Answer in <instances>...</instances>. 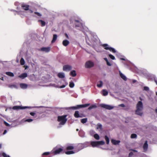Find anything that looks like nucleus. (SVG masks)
<instances>
[{"label":"nucleus","mask_w":157,"mask_h":157,"mask_svg":"<svg viewBox=\"0 0 157 157\" xmlns=\"http://www.w3.org/2000/svg\"><path fill=\"white\" fill-rule=\"evenodd\" d=\"M39 51H44L46 52H49L50 50V48L49 47H42L39 50Z\"/></svg>","instance_id":"7"},{"label":"nucleus","mask_w":157,"mask_h":157,"mask_svg":"<svg viewBox=\"0 0 157 157\" xmlns=\"http://www.w3.org/2000/svg\"><path fill=\"white\" fill-rule=\"evenodd\" d=\"M74 116L75 118H78L80 117V115L79 113V111H76L74 114Z\"/></svg>","instance_id":"20"},{"label":"nucleus","mask_w":157,"mask_h":157,"mask_svg":"<svg viewBox=\"0 0 157 157\" xmlns=\"http://www.w3.org/2000/svg\"><path fill=\"white\" fill-rule=\"evenodd\" d=\"M136 82V80H134L133 81V83H135V82Z\"/></svg>","instance_id":"57"},{"label":"nucleus","mask_w":157,"mask_h":157,"mask_svg":"<svg viewBox=\"0 0 157 157\" xmlns=\"http://www.w3.org/2000/svg\"><path fill=\"white\" fill-rule=\"evenodd\" d=\"M133 155V153L132 152H130L129 154V157H131Z\"/></svg>","instance_id":"46"},{"label":"nucleus","mask_w":157,"mask_h":157,"mask_svg":"<svg viewBox=\"0 0 157 157\" xmlns=\"http://www.w3.org/2000/svg\"><path fill=\"white\" fill-rule=\"evenodd\" d=\"M58 76L60 78H63L65 77L64 74L62 72L59 73L58 74Z\"/></svg>","instance_id":"18"},{"label":"nucleus","mask_w":157,"mask_h":157,"mask_svg":"<svg viewBox=\"0 0 157 157\" xmlns=\"http://www.w3.org/2000/svg\"><path fill=\"white\" fill-rule=\"evenodd\" d=\"M119 106L124 107L125 106V105L124 104H121L119 105Z\"/></svg>","instance_id":"49"},{"label":"nucleus","mask_w":157,"mask_h":157,"mask_svg":"<svg viewBox=\"0 0 157 157\" xmlns=\"http://www.w3.org/2000/svg\"><path fill=\"white\" fill-rule=\"evenodd\" d=\"M63 149L61 148H59L58 149H56L54 151L53 153L55 155L59 154L62 151Z\"/></svg>","instance_id":"13"},{"label":"nucleus","mask_w":157,"mask_h":157,"mask_svg":"<svg viewBox=\"0 0 157 157\" xmlns=\"http://www.w3.org/2000/svg\"><path fill=\"white\" fill-rule=\"evenodd\" d=\"M144 90H146V91H148L149 90V88L147 86H144Z\"/></svg>","instance_id":"45"},{"label":"nucleus","mask_w":157,"mask_h":157,"mask_svg":"<svg viewBox=\"0 0 157 157\" xmlns=\"http://www.w3.org/2000/svg\"><path fill=\"white\" fill-rule=\"evenodd\" d=\"M62 44L63 46H67L69 44V42L67 40H64L63 41Z\"/></svg>","instance_id":"16"},{"label":"nucleus","mask_w":157,"mask_h":157,"mask_svg":"<svg viewBox=\"0 0 157 157\" xmlns=\"http://www.w3.org/2000/svg\"><path fill=\"white\" fill-rule=\"evenodd\" d=\"M136 113L138 115L141 116L143 115V113L141 112L143 109V105L141 101H139L136 105Z\"/></svg>","instance_id":"1"},{"label":"nucleus","mask_w":157,"mask_h":157,"mask_svg":"<svg viewBox=\"0 0 157 157\" xmlns=\"http://www.w3.org/2000/svg\"><path fill=\"white\" fill-rule=\"evenodd\" d=\"M104 59L105 60L106 62H107V61H108V59H107V58H104Z\"/></svg>","instance_id":"55"},{"label":"nucleus","mask_w":157,"mask_h":157,"mask_svg":"<svg viewBox=\"0 0 157 157\" xmlns=\"http://www.w3.org/2000/svg\"><path fill=\"white\" fill-rule=\"evenodd\" d=\"M108 92L105 90H102V95L104 96H106L108 94Z\"/></svg>","instance_id":"25"},{"label":"nucleus","mask_w":157,"mask_h":157,"mask_svg":"<svg viewBox=\"0 0 157 157\" xmlns=\"http://www.w3.org/2000/svg\"><path fill=\"white\" fill-rule=\"evenodd\" d=\"M65 36L67 38L69 39L67 33L65 34Z\"/></svg>","instance_id":"53"},{"label":"nucleus","mask_w":157,"mask_h":157,"mask_svg":"<svg viewBox=\"0 0 157 157\" xmlns=\"http://www.w3.org/2000/svg\"><path fill=\"white\" fill-rule=\"evenodd\" d=\"M20 64L21 65H23L25 64V60H24V59H23V58H22L20 60Z\"/></svg>","instance_id":"32"},{"label":"nucleus","mask_w":157,"mask_h":157,"mask_svg":"<svg viewBox=\"0 0 157 157\" xmlns=\"http://www.w3.org/2000/svg\"><path fill=\"white\" fill-rule=\"evenodd\" d=\"M105 139L106 141V144H109V137L107 136H105Z\"/></svg>","instance_id":"30"},{"label":"nucleus","mask_w":157,"mask_h":157,"mask_svg":"<svg viewBox=\"0 0 157 157\" xmlns=\"http://www.w3.org/2000/svg\"><path fill=\"white\" fill-rule=\"evenodd\" d=\"M33 121V120L32 119H27L25 121L28 122H31Z\"/></svg>","instance_id":"44"},{"label":"nucleus","mask_w":157,"mask_h":157,"mask_svg":"<svg viewBox=\"0 0 157 157\" xmlns=\"http://www.w3.org/2000/svg\"><path fill=\"white\" fill-rule=\"evenodd\" d=\"M27 107H22L21 106H15L13 107V109L14 110H19L20 109H24L26 108Z\"/></svg>","instance_id":"9"},{"label":"nucleus","mask_w":157,"mask_h":157,"mask_svg":"<svg viewBox=\"0 0 157 157\" xmlns=\"http://www.w3.org/2000/svg\"><path fill=\"white\" fill-rule=\"evenodd\" d=\"M20 86L22 89H26L27 87L28 86L26 84L21 83L20 84Z\"/></svg>","instance_id":"17"},{"label":"nucleus","mask_w":157,"mask_h":157,"mask_svg":"<svg viewBox=\"0 0 157 157\" xmlns=\"http://www.w3.org/2000/svg\"><path fill=\"white\" fill-rule=\"evenodd\" d=\"M57 38V35L56 34H54L53 35V38L52 41V43H54L55 42Z\"/></svg>","instance_id":"21"},{"label":"nucleus","mask_w":157,"mask_h":157,"mask_svg":"<svg viewBox=\"0 0 157 157\" xmlns=\"http://www.w3.org/2000/svg\"><path fill=\"white\" fill-rule=\"evenodd\" d=\"M30 114L31 116H34L35 115L36 113L34 112H31L30 113Z\"/></svg>","instance_id":"47"},{"label":"nucleus","mask_w":157,"mask_h":157,"mask_svg":"<svg viewBox=\"0 0 157 157\" xmlns=\"http://www.w3.org/2000/svg\"><path fill=\"white\" fill-rule=\"evenodd\" d=\"M4 123L7 126L9 127L10 126V124L5 121H4Z\"/></svg>","instance_id":"42"},{"label":"nucleus","mask_w":157,"mask_h":157,"mask_svg":"<svg viewBox=\"0 0 157 157\" xmlns=\"http://www.w3.org/2000/svg\"><path fill=\"white\" fill-rule=\"evenodd\" d=\"M28 75L27 73H22L20 75H19L18 76V77L22 79H24L25 78L27 77Z\"/></svg>","instance_id":"12"},{"label":"nucleus","mask_w":157,"mask_h":157,"mask_svg":"<svg viewBox=\"0 0 157 157\" xmlns=\"http://www.w3.org/2000/svg\"><path fill=\"white\" fill-rule=\"evenodd\" d=\"M49 154H50L49 152H45L43 154V155H49Z\"/></svg>","instance_id":"43"},{"label":"nucleus","mask_w":157,"mask_h":157,"mask_svg":"<svg viewBox=\"0 0 157 157\" xmlns=\"http://www.w3.org/2000/svg\"><path fill=\"white\" fill-rule=\"evenodd\" d=\"M156 95L157 96V92H156Z\"/></svg>","instance_id":"64"},{"label":"nucleus","mask_w":157,"mask_h":157,"mask_svg":"<svg viewBox=\"0 0 157 157\" xmlns=\"http://www.w3.org/2000/svg\"><path fill=\"white\" fill-rule=\"evenodd\" d=\"M87 121V118H83L81 119V122L83 124H84L86 123Z\"/></svg>","instance_id":"28"},{"label":"nucleus","mask_w":157,"mask_h":157,"mask_svg":"<svg viewBox=\"0 0 157 157\" xmlns=\"http://www.w3.org/2000/svg\"><path fill=\"white\" fill-rule=\"evenodd\" d=\"M67 116V115H65L58 117L57 121L59 122H60L59 124L64 125L65 124L67 120V119L66 118Z\"/></svg>","instance_id":"2"},{"label":"nucleus","mask_w":157,"mask_h":157,"mask_svg":"<svg viewBox=\"0 0 157 157\" xmlns=\"http://www.w3.org/2000/svg\"><path fill=\"white\" fill-rule=\"evenodd\" d=\"M133 151H134V152H137V151H136V150H133Z\"/></svg>","instance_id":"59"},{"label":"nucleus","mask_w":157,"mask_h":157,"mask_svg":"<svg viewBox=\"0 0 157 157\" xmlns=\"http://www.w3.org/2000/svg\"><path fill=\"white\" fill-rule=\"evenodd\" d=\"M6 75L10 77H13L14 76V74L10 72H6Z\"/></svg>","instance_id":"23"},{"label":"nucleus","mask_w":157,"mask_h":157,"mask_svg":"<svg viewBox=\"0 0 157 157\" xmlns=\"http://www.w3.org/2000/svg\"><path fill=\"white\" fill-rule=\"evenodd\" d=\"M122 59V60H125V59H124V58H122V59Z\"/></svg>","instance_id":"62"},{"label":"nucleus","mask_w":157,"mask_h":157,"mask_svg":"<svg viewBox=\"0 0 157 157\" xmlns=\"http://www.w3.org/2000/svg\"><path fill=\"white\" fill-rule=\"evenodd\" d=\"M90 104H86L81 105H77L75 106H72L69 107V109L73 110H76L80 108L86 107L90 105Z\"/></svg>","instance_id":"3"},{"label":"nucleus","mask_w":157,"mask_h":157,"mask_svg":"<svg viewBox=\"0 0 157 157\" xmlns=\"http://www.w3.org/2000/svg\"><path fill=\"white\" fill-rule=\"evenodd\" d=\"M69 86L70 87L73 88L75 84L73 82H69Z\"/></svg>","instance_id":"34"},{"label":"nucleus","mask_w":157,"mask_h":157,"mask_svg":"<svg viewBox=\"0 0 157 157\" xmlns=\"http://www.w3.org/2000/svg\"><path fill=\"white\" fill-rule=\"evenodd\" d=\"M105 142L103 141H91L90 144L93 147H97L99 145H103L105 144Z\"/></svg>","instance_id":"4"},{"label":"nucleus","mask_w":157,"mask_h":157,"mask_svg":"<svg viewBox=\"0 0 157 157\" xmlns=\"http://www.w3.org/2000/svg\"><path fill=\"white\" fill-rule=\"evenodd\" d=\"M112 143L114 145H116L118 144L120 142V140H111Z\"/></svg>","instance_id":"14"},{"label":"nucleus","mask_w":157,"mask_h":157,"mask_svg":"<svg viewBox=\"0 0 157 157\" xmlns=\"http://www.w3.org/2000/svg\"><path fill=\"white\" fill-rule=\"evenodd\" d=\"M102 46L106 50H108L109 49V46L107 44H104L102 45Z\"/></svg>","instance_id":"24"},{"label":"nucleus","mask_w":157,"mask_h":157,"mask_svg":"<svg viewBox=\"0 0 157 157\" xmlns=\"http://www.w3.org/2000/svg\"><path fill=\"white\" fill-rule=\"evenodd\" d=\"M75 21L78 23V24L75 25L76 27H80V26H82V24L79 22V21L76 20Z\"/></svg>","instance_id":"26"},{"label":"nucleus","mask_w":157,"mask_h":157,"mask_svg":"<svg viewBox=\"0 0 157 157\" xmlns=\"http://www.w3.org/2000/svg\"><path fill=\"white\" fill-rule=\"evenodd\" d=\"M155 82L156 84L157 85V80H155Z\"/></svg>","instance_id":"56"},{"label":"nucleus","mask_w":157,"mask_h":157,"mask_svg":"<svg viewBox=\"0 0 157 157\" xmlns=\"http://www.w3.org/2000/svg\"><path fill=\"white\" fill-rule=\"evenodd\" d=\"M148 145L147 144V141L146 140L145 141L143 146V148L144 150V152H145L147 151L148 148Z\"/></svg>","instance_id":"10"},{"label":"nucleus","mask_w":157,"mask_h":157,"mask_svg":"<svg viewBox=\"0 0 157 157\" xmlns=\"http://www.w3.org/2000/svg\"><path fill=\"white\" fill-rule=\"evenodd\" d=\"M71 69L72 67L68 65H65L63 67V70L64 71H69L71 70Z\"/></svg>","instance_id":"6"},{"label":"nucleus","mask_w":157,"mask_h":157,"mask_svg":"<svg viewBox=\"0 0 157 157\" xmlns=\"http://www.w3.org/2000/svg\"><path fill=\"white\" fill-rule=\"evenodd\" d=\"M97 107L95 105H92L90 106L88 108V110H90L92 109L96 108Z\"/></svg>","instance_id":"35"},{"label":"nucleus","mask_w":157,"mask_h":157,"mask_svg":"<svg viewBox=\"0 0 157 157\" xmlns=\"http://www.w3.org/2000/svg\"><path fill=\"white\" fill-rule=\"evenodd\" d=\"M109 56L111 59H112L113 60H114L115 59V57L111 54H109Z\"/></svg>","instance_id":"39"},{"label":"nucleus","mask_w":157,"mask_h":157,"mask_svg":"<svg viewBox=\"0 0 157 157\" xmlns=\"http://www.w3.org/2000/svg\"><path fill=\"white\" fill-rule=\"evenodd\" d=\"M34 13L37 15V16L38 17H40L42 16V15L39 13L37 12H35Z\"/></svg>","instance_id":"40"},{"label":"nucleus","mask_w":157,"mask_h":157,"mask_svg":"<svg viewBox=\"0 0 157 157\" xmlns=\"http://www.w3.org/2000/svg\"><path fill=\"white\" fill-rule=\"evenodd\" d=\"M101 106L102 107L109 110L113 108V106L104 104H101Z\"/></svg>","instance_id":"8"},{"label":"nucleus","mask_w":157,"mask_h":157,"mask_svg":"<svg viewBox=\"0 0 157 157\" xmlns=\"http://www.w3.org/2000/svg\"><path fill=\"white\" fill-rule=\"evenodd\" d=\"M76 130V131H78V129H77Z\"/></svg>","instance_id":"61"},{"label":"nucleus","mask_w":157,"mask_h":157,"mask_svg":"<svg viewBox=\"0 0 157 157\" xmlns=\"http://www.w3.org/2000/svg\"><path fill=\"white\" fill-rule=\"evenodd\" d=\"M38 22H40L41 25L42 27L46 25L45 22L41 20H39Z\"/></svg>","instance_id":"22"},{"label":"nucleus","mask_w":157,"mask_h":157,"mask_svg":"<svg viewBox=\"0 0 157 157\" xmlns=\"http://www.w3.org/2000/svg\"><path fill=\"white\" fill-rule=\"evenodd\" d=\"M94 66V63L90 60H89L86 61L85 64V67L86 68H91L93 67Z\"/></svg>","instance_id":"5"},{"label":"nucleus","mask_w":157,"mask_h":157,"mask_svg":"<svg viewBox=\"0 0 157 157\" xmlns=\"http://www.w3.org/2000/svg\"><path fill=\"white\" fill-rule=\"evenodd\" d=\"M66 149L67 150H71L74 149V147L72 146H69L67 147Z\"/></svg>","instance_id":"27"},{"label":"nucleus","mask_w":157,"mask_h":157,"mask_svg":"<svg viewBox=\"0 0 157 157\" xmlns=\"http://www.w3.org/2000/svg\"><path fill=\"white\" fill-rule=\"evenodd\" d=\"M16 86L15 85H12L9 86L10 87H16Z\"/></svg>","instance_id":"50"},{"label":"nucleus","mask_w":157,"mask_h":157,"mask_svg":"<svg viewBox=\"0 0 157 157\" xmlns=\"http://www.w3.org/2000/svg\"><path fill=\"white\" fill-rule=\"evenodd\" d=\"M137 137V135L136 134H132L131 136V138L132 139L135 138Z\"/></svg>","instance_id":"36"},{"label":"nucleus","mask_w":157,"mask_h":157,"mask_svg":"<svg viewBox=\"0 0 157 157\" xmlns=\"http://www.w3.org/2000/svg\"><path fill=\"white\" fill-rule=\"evenodd\" d=\"M108 50H109L110 51L114 53L116 52V51L115 49L114 48L111 47H109Z\"/></svg>","instance_id":"29"},{"label":"nucleus","mask_w":157,"mask_h":157,"mask_svg":"<svg viewBox=\"0 0 157 157\" xmlns=\"http://www.w3.org/2000/svg\"><path fill=\"white\" fill-rule=\"evenodd\" d=\"M2 155L4 157H10V156L8 155H7L5 153H3L2 154Z\"/></svg>","instance_id":"41"},{"label":"nucleus","mask_w":157,"mask_h":157,"mask_svg":"<svg viewBox=\"0 0 157 157\" xmlns=\"http://www.w3.org/2000/svg\"><path fill=\"white\" fill-rule=\"evenodd\" d=\"M6 132H7V130H5L4 131V132L3 133V134H4V135L5 134Z\"/></svg>","instance_id":"52"},{"label":"nucleus","mask_w":157,"mask_h":157,"mask_svg":"<svg viewBox=\"0 0 157 157\" xmlns=\"http://www.w3.org/2000/svg\"><path fill=\"white\" fill-rule=\"evenodd\" d=\"M106 63L109 66H111V64L108 61H107Z\"/></svg>","instance_id":"48"},{"label":"nucleus","mask_w":157,"mask_h":157,"mask_svg":"<svg viewBox=\"0 0 157 157\" xmlns=\"http://www.w3.org/2000/svg\"><path fill=\"white\" fill-rule=\"evenodd\" d=\"M2 147V145L0 144V148H1Z\"/></svg>","instance_id":"60"},{"label":"nucleus","mask_w":157,"mask_h":157,"mask_svg":"<svg viewBox=\"0 0 157 157\" xmlns=\"http://www.w3.org/2000/svg\"><path fill=\"white\" fill-rule=\"evenodd\" d=\"M29 10L31 13H32L33 12V11L32 10Z\"/></svg>","instance_id":"58"},{"label":"nucleus","mask_w":157,"mask_h":157,"mask_svg":"<svg viewBox=\"0 0 157 157\" xmlns=\"http://www.w3.org/2000/svg\"><path fill=\"white\" fill-rule=\"evenodd\" d=\"M94 137L97 140H98L100 138L99 136L97 134H94Z\"/></svg>","instance_id":"33"},{"label":"nucleus","mask_w":157,"mask_h":157,"mask_svg":"<svg viewBox=\"0 0 157 157\" xmlns=\"http://www.w3.org/2000/svg\"><path fill=\"white\" fill-rule=\"evenodd\" d=\"M21 7L23 10H29V6L23 4L21 5Z\"/></svg>","instance_id":"11"},{"label":"nucleus","mask_w":157,"mask_h":157,"mask_svg":"<svg viewBox=\"0 0 157 157\" xmlns=\"http://www.w3.org/2000/svg\"><path fill=\"white\" fill-rule=\"evenodd\" d=\"M119 74L120 77L122 79L125 81L127 80V79L126 76L120 71L119 72Z\"/></svg>","instance_id":"15"},{"label":"nucleus","mask_w":157,"mask_h":157,"mask_svg":"<svg viewBox=\"0 0 157 157\" xmlns=\"http://www.w3.org/2000/svg\"><path fill=\"white\" fill-rule=\"evenodd\" d=\"M140 100H142L141 98H140Z\"/></svg>","instance_id":"63"},{"label":"nucleus","mask_w":157,"mask_h":157,"mask_svg":"<svg viewBox=\"0 0 157 157\" xmlns=\"http://www.w3.org/2000/svg\"><path fill=\"white\" fill-rule=\"evenodd\" d=\"M65 87V85H63L62 86H61L60 87V88H64Z\"/></svg>","instance_id":"51"},{"label":"nucleus","mask_w":157,"mask_h":157,"mask_svg":"<svg viewBox=\"0 0 157 157\" xmlns=\"http://www.w3.org/2000/svg\"><path fill=\"white\" fill-rule=\"evenodd\" d=\"M99 84H97V86L98 87H101L103 85V82L101 81H99Z\"/></svg>","instance_id":"37"},{"label":"nucleus","mask_w":157,"mask_h":157,"mask_svg":"<svg viewBox=\"0 0 157 157\" xmlns=\"http://www.w3.org/2000/svg\"><path fill=\"white\" fill-rule=\"evenodd\" d=\"M70 75L73 77L77 75L76 71L75 70H73L72 71H71L70 72Z\"/></svg>","instance_id":"19"},{"label":"nucleus","mask_w":157,"mask_h":157,"mask_svg":"<svg viewBox=\"0 0 157 157\" xmlns=\"http://www.w3.org/2000/svg\"><path fill=\"white\" fill-rule=\"evenodd\" d=\"M84 117V116H83V114H81L80 115V117Z\"/></svg>","instance_id":"54"},{"label":"nucleus","mask_w":157,"mask_h":157,"mask_svg":"<svg viewBox=\"0 0 157 157\" xmlns=\"http://www.w3.org/2000/svg\"><path fill=\"white\" fill-rule=\"evenodd\" d=\"M102 127V125L101 124H98L97 125V128L98 129L100 128L101 129Z\"/></svg>","instance_id":"38"},{"label":"nucleus","mask_w":157,"mask_h":157,"mask_svg":"<svg viewBox=\"0 0 157 157\" xmlns=\"http://www.w3.org/2000/svg\"><path fill=\"white\" fill-rule=\"evenodd\" d=\"M65 154L67 155H70V154H73L75 153V152L72 151H68L65 152Z\"/></svg>","instance_id":"31"}]
</instances>
